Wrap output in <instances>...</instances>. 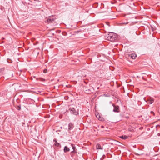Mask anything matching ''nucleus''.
Instances as JSON below:
<instances>
[{
	"label": "nucleus",
	"instance_id": "16",
	"mask_svg": "<svg viewBox=\"0 0 160 160\" xmlns=\"http://www.w3.org/2000/svg\"><path fill=\"white\" fill-rule=\"evenodd\" d=\"M17 109L18 110H21V106L20 105H18L17 106Z\"/></svg>",
	"mask_w": 160,
	"mask_h": 160
},
{
	"label": "nucleus",
	"instance_id": "12",
	"mask_svg": "<svg viewBox=\"0 0 160 160\" xmlns=\"http://www.w3.org/2000/svg\"><path fill=\"white\" fill-rule=\"evenodd\" d=\"M120 138H122L123 139H127L128 137V136H126V135H122L121 136H120Z\"/></svg>",
	"mask_w": 160,
	"mask_h": 160
},
{
	"label": "nucleus",
	"instance_id": "19",
	"mask_svg": "<svg viewBox=\"0 0 160 160\" xmlns=\"http://www.w3.org/2000/svg\"><path fill=\"white\" fill-rule=\"evenodd\" d=\"M151 113H153V115H154V114H155L154 113V112L153 111H151Z\"/></svg>",
	"mask_w": 160,
	"mask_h": 160
},
{
	"label": "nucleus",
	"instance_id": "13",
	"mask_svg": "<svg viewBox=\"0 0 160 160\" xmlns=\"http://www.w3.org/2000/svg\"><path fill=\"white\" fill-rule=\"evenodd\" d=\"M76 153V151H74H74H72L71 152L70 154L72 157H73L74 155V154Z\"/></svg>",
	"mask_w": 160,
	"mask_h": 160
},
{
	"label": "nucleus",
	"instance_id": "9",
	"mask_svg": "<svg viewBox=\"0 0 160 160\" xmlns=\"http://www.w3.org/2000/svg\"><path fill=\"white\" fill-rule=\"evenodd\" d=\"M96 117L100 121H102L104 119L103 118L101 117L99 114H97L96 115Z\"/></svg>",
	"mask_w": 160,
	"mask_h": 160
},
{
	"label": "nucleus",
	"instance_id": "18",
	"mask_svg": "<svg viewBox=\"0 0 160 160\" xmlns=\"http://www.w3.org/2000/svg\"><path fill=\"white\" fill-rule=\"evenodd\" d=\"M47 72V70L45 69V70H44L43 71V72L44 73H46Z\"/></svg>",
	"mask_w": 160,
	"mask_h": 160
},
{
	"label": "nucleus",
	"instance_id": "8",
	"mask_svg": "<svg viewBox=\"0 0 160 160\" xmlns=\"http://www.w3.org/2000/svg\"><path fill=\"white\" fill-rule=\"evenodd\" d=\"M53 141L55 142V143H54V145L57 147H61V145L60 143L58 142L57 140L56 139H54L53 140Z\"/></svg>",
	"mask_w": 160,
	"mask_h": 160
},
{
	"label": "nucleus",
	"instance_id": "3",
	"mask_svg": "<svg viewBox=\"0 0 160 160\" xmlns=\"http://www.w3.org/2000/svg\"><path fill=\"white\" fill-rule=\"evenodd\" d=\"M69 110L70 113L74 115L77 116L79 114L78 112L74 108L70 107Z\"/></svg>",
	"mask_w": 160,
	"mask_h": 160
},
{
	"label": "nucleus",
	"instance_id": "2",
	"mask_svg": "<svg viewBox=\"0 0 160 160\" xmlns=\"http://www.w3.org/2000/svg\"><path fill=\"white\" fill-rule=\"evenodd\" d=\"M83 90L86 93L89 94L93 93L94 91L93 88L90 85L84 86L83 87Z\"/></svg>",
	"mask_w": 160,
	"mask_h": 160
},
{
	"label": "nucleus",
	"instance_id": "15",
	"mask_svg": "<svg viewBox=\"0 0 160 160\" xmlns=\"http://www.w3.org/2000/svg\"><path fill=\"white\" fill-rule=\"evenodd\" d=\"M153 99H152L149 101L148 103L150 104H152L153 103Z\"/></svg>",
	"mask_w": 160,
	"mask_h": 160
},
{
	"label": "nucleus",
	"instance_id": "6",
	"mask_svg": "<svg viewBox=\"0 0 160 160\" xmlns=\"http://www.w3.org/2000/svg\"><path fill=\"white\" fill-rule=\"evenodd\" d=\"M113 106L114 107V109L113 111L115 112H119V107L118 106H115L114 104H113Z\"/></svg>",
	"mask_w": 160,
	"mask_h": 160
},
{
	"label": "nucleus",
	"instance_id": "22",
	"mask_svg": "<svg viewBox=\"0 0 160 160\" xmlns=\"http://www.w3.org/2000/svg\"><path fill=\"white\" fill-rule=\"evenodd\" d=\"M101 127L102 128H103L104 127V126H101Z\"/></svg>",
	"mask_w": 160,
	"mask_h": 160
},
{
	"label": "nucleus",
	"instance_id": "11",
	"mask_svg": "<svg viewBox=\"0 0 160 160\" xmlns=\"http://www.w3.org/2000/svg\"><path fill=\"white\" fill-rule=\"evenodd\" d=\"M96 148L97 149H102L103 148H102L101 145L99 144H98L96 145Z\"/></svg>",
	"mask_w": 160,
	"mask_h": 160
},
{
	"label": "nucleus",
	"instance_id": "14",
	"mask_svg": "<svg viewBox=\"0 0 160 160\" xmlns=\"http://www.w3.org/2000/svg\"><path fill=\"white\" fill-rule=\"evenodd\" d=\"M71 145L72 146V148L73 150V151L74 150V151H76V149L75 146L73 144H72Z\"/></svg>",
	"mask_w": 160,
	"mask_h": 160
},
{
	"label": "nucleus",
	"instance_id": "1",
	"mask_svg": "<svg viewBox=\"0 0 160 160\" xmlns=\"http://www.w3.org/2000/svg\"><path fill=\"white\" fill-rule=\"evenodd\" d=\"M105 38L108 40L113 42L117 39V36L113 33H110L105 36Z\"/></svg>",
	"mask_w": 160,
	"mask_h": 160
},
{
	"label": "nucleus",
	"instance_id": "21",
	"mask_svg": "<svg viewBox=\"0 0 160 160\" xmlns=\"http://www.w3.org/2000/svg\"><path fill=\"white\" fill-rule=\"evenodd\" d=\"M126 118H127L128 119L129 118V117H126Z\"/></svg>",
	"mask_w": 160,
	"mask_h": 160
},
{
	"label": "nucleus",
	"instance_id": "17",
	"mask_svg": "<svg viewBox=\"0 0 160 160\" xmlns=\"http://www.w3.org/2000/svg\"><path fill=\"white\" fill-rule=\"evenodd\" d=\"M7 62H8L9 63H11L12 62V61H11L10 59H7Z\"/></svg>",
	"mask_w": 160,
	"mask_h": 160
},
{
	"label": "nucleus",
	"instance_id": "10",
	"mask_svg": "<svg viewBox=\"0 0 160 160\" xmlns=\"http://www.w3.org/2000/svg\"><path fill=\"white\" fill-rule=\"evenodd\" d=\"M70 151V149L67 146H65L64 149V152H66Z\"/></svg>",
	"mask_w": 160,
	"mask_h": 160
},
{
	"label": "nucleus",
	"instance_id": "20",
	"mask_svg": "<svg viewBox=\"0 0 160 160\" xmlns=\"http://www.w3.org/2000/svg\"><path fill=\"white\" fill-rule=\"evenodd\" d=\"M2 69H0V72L2 71Z\"/></svg>",
	"mask_w": 160,
	"mask_h": 160
},
{
	"label": "nucleus",
	"instance_id": "7",
	"mask_svg": "<svg viewBox=\"0 0 160 160\" xmlns=\"http://www.w3.org/2000/svg\"><path fill=\"white\" fill-rule=\"evenodd\" d=\"M68 130L69 131L73 128L74 126L73 124L72 123L70 122L68 124Z\"/></svg>",
	"mask_w": 160,
	"mask_h": 160
},
{
	"label": "nucleus",
	"instance_id": "4",
	"mask_svg": "<svg viewBox=\"0 0 160 160\" xmlns=\"http://www.w3.org/2000/svg\"><path fill=\"white\" fill-rule=\"evenodd\" d=\"M126 57L128 58H129L134 59L137 57V55L135 53L128 54L126 55Z\"/></svg>",
	"mask_w": 160,
	"mask_h": 160
},
{
	"label": "nucleus",
	"instance_id": "5",
	"mask_svg": "<svg viewBox=\"0 0 160 160\" xmlns=\"http://www.w3.org/2000/svg\"><path fill=\"white\" fill-rule=\"evenodd\" d=\"M55 19L53 17H50L47 19V20L45 21V22L48 23H53Z\"/></svg>",
	"mask_w": 160,
	"mask_h": 160
}]
</instances>
